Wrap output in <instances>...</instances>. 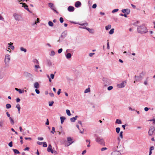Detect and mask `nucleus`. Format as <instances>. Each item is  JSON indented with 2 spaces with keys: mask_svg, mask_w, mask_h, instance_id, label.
I'll use <instances>...</instances> for the list:
<instances>
[{
  "mask_svg": "<svg viewBox=\"0 0 155 155\" xmlns=\"http://www.w3.org/2000/svg\"><path fill=\"white\" fill-rule=\"evenodd\" d=\"M137 30L138 33L141 34L146 33L147 32V28L143 25L138 26Z\"/></svg>",
  "mask_w": 155,
  "mask_h": 155,
  "instance_id": "nucleus-1",
  "label": "nucleus"
},
{
  "mask_svg": "<svg viewBox=\"0 0 155 155\" xmlns=\"http://www.w3.org/2000/svg\"><path fill=\"white\" fill-rule=\"evenodd\" d=\"M13 16L16 21H22L23 20V18L21 16L18 14L15 13L13 14Z\"/></svg>",
  "mask_w": 155,
  "mask_h": 155,
  "instance_id": "nucleus-2",
  "label": "nucleus"
},
{
  "mask_svg": "<svg viewBox=\"0 0 155 155\" xmlns=\"http://www.w3.org/2000/svg\"><path fill=\"white\" fill-rule=\"evenodd\" d=\"M67 32L66 31L63 32L61 34L60 39L58 41V42H59L60 40H62L67 35Z\"/></svg>",
  "mask_w": 155,
  "mask_h": 155,
  "instance_id": "nucleus-3",
  "label": "nucleus"
},
{
  "mask_svg": "<svg viewBox=\"0 0 155 155\" xmlns=\"http://www.w3.org/2000/svg\"><path fill=\"white\" fill-rule=\"evenodd\" d=\"M96 142H98L100 144H103L104 143V140L103 139L99 137L98 136L97 137V138L96 139Z\"/></svg>",
  "mask_w": 155,
  "mask_h": 155,
  "instance_id": "nucleus-4",
  "label": "nucleus"
},
{
  "mask_svg": "<svg viewBox=\"0 0 155 155\" xmlns=\"http://www.w3.org/2000/svg\"><path fill=\"white\" fill-rule=\"evenodd\" d=\"M10 60V56L9 54H7L5 55V62L6 64H8Z\"/></svg>",
  "mask_w": 155,
  "mask_h": 155,
  "instance_id": "nucleus-5",
  "label": "nucleus"
},
{
  "mask_svg": "<svg viewBox=\"0 0 155 155\" xmlns=\"http://www.w3.org/2000/svg\"><path fill=\"white\" fill-rule=\"evenodd\" d=\"M155 131V128L153 126L150 127L148 131L149 135L150 136L152 135Z\"/></svg>",
  "mask_w": 155,
  "mask_h": 155,
  "instance_id": "nucleus-6",
  "label": "nucleus"
},
{
  "mask_svg": "<svg viewBox=\"0 0 155 155\" xmlns=\"http://www.w3.org/2000/svg\"><path fill=\"white\" fill-rule=\"evenodd\" d=\"M67 141L68 142V143H65V145L66 146H68L70 145L74 141H72V139H71V137H68L67 138Z\"/></svg>",
  "mask_w": 155,
  "mask_h": 155,
  "instance_id": "nucleus-7",
  "label": "nucleus"
},
{
  "mask_svg": "<svg viewBox=\"0 0 155 155\" xmlns=\"http://www.w3.org/2000/svg\"><path fill=\"white\" fill-rule=\"evenodd\" d=\"M126 83V81H123L121 84H117V87L120 88L124 87H125Z\"/></svg>",
  "mask_w": 155,
  "mask_h": 155,
  "instance_id": "nucleus-8",
  "label": "nucleus"
},
{
  "mask_svg": "<svg viewBox=\"0 0 155 155\" xmlns=\"http://www.w3.org/2000/svg\"><path fill=\"white\" fill-rule=\"evenodd\" d=\"M121 153L119 151L115 150L112 153L111 155H121Z\"/></svg>",
  "mask_w": 155,
  "mask_h": 155,
  "instance_id": "nucleus-9",
  "label": "nucleus"
},
{
  "mask_svg": "<svg viewBox=\"0 0 155 155\" xmlns=\"http://www.w3.org/2000/svg\"><path fill=\"white\" fill-rule=\"evenodd\" d=\"M122 12L124 13H126L128 15L130 14V10L129 9L127 8L126 9H123Z\"/></svg>",
  "mask_w": 155,
  "mask_h": 155,
  "instance_id": "nucleus-10",
  "label": "nucleus"
},
{
  "mask_svg": "<svg viewBox=\"0 0 155 155\" xmlns=\"http://www.w3.org/2000/svg\"><path fill=\"white\" fill-rule=\"evenodd\" d=\"M84 28L86 29H87V31H89V32L91 33V34H93L94 33V31L93 29H90L89 28Z\"/></svg>",
  "mask_w": 155,
  "mask_h": 155,
  "instance_id": "nucleus-11",
  "label": "nucleus"
},
{
  "mask_svg": "<svg viewBox=\"0 0 155 155\" xmlns=\"http://www.w3.org/2000/svg\"><path fill=\"white\" fill-rule=\"evenodd\" d=\"M81 5V3L79 1H77L75 4V6L76 7L78 8L80 7Z\"/></svg>",
  "mask_w": 155,
  "mask_h": 155,
  "instance_id": "nucleus-12",
  "label": "nucleus"
},
{
  "mask_svg": "<svg viewBox=\"0 0 155 155\" xmlns=\"http://www.w3.org/2000/svg\"><path fill=\"white\" fill-rule=\"evenodd\" d=\"M22 6L24 7V8L26 9L27 11H28L29 12H30V11L28 8V6L25 3H22Z\"/></svg>",
  "mask_w": 155,
  "mask_h": 155,
  "instance_id": "nucleus-13",
  "label": "nucleus"
},
{
  "mask_svg": "<svg viewBox=\"0 0 155 155\" xmlns=\"http://www.w3.org/2000/svg\"><path fill=\"white\" fill-rule=\"evenodd\" d=\"M68 9L70 12H73L74 10V7L69 6L68 7Z\"/></svg>",
  "mask_w": 155,
  "mask_h": 155,
  "instance_id": "nucleus-14",
  "label": "nucleus"
},
{
  "mask_svg": "<svg viewBox=\"0 0 155 155\" xmlns=\"http://www.w3.org/2000/svg\"><path fill=\"white\" fill-rule=\"evenodd\" d=\"M34 87L36 89L40 87V85L38 82H36L34 84Z\"/></svg>",
  "mask_w": 155,
  "mask_h": 155,
  "instance_id": "nucleus-15",
  "label": "nucleus"
},
{
  "mask_svg": "<svg viewBox=\"0 0 155 155\" xmlns=\"http://www.w3.org/2000/svg\"><path fill=\"white\" fill-rule=\"evenodd\" d=\"M15 89L17 91H18L19 93H20V94H22V93H23L24 92V91L23 90H22V91L20 89H18L17 88H15ZM25 91L26 92V90H25Z\"/></svg>",
  "mask_w": 155,
  "mask_h": 155,
  "instance_id": "nucleus-16",
  "label": "nucleus"
},
{
  "mask_svg": "<svg viewBox=\"0 0 155 155\" xmlns=\"http://www.w3.org/2000/svg\"><path fill=\"white\" fill-rule=\"evenodd\" d=\"M46 61L48 65L49 66H51L52 65V63L50 60L47 59L46 60Z\"/></svg>",
  "mask_w": 155,
  "mask_h": 155,
  "instance_id": "nucleus-17",
  "label": "nucleus"
},
{
  "mask_svg": "<svg viewBox=\"0 0 155 155\" xmlns=\"http://www.w3.org/2000/svg\"><path fill=\"white\" fill-rule=\"evenodd\" d=\"M78 117L77 116H76L75 117H73L70 118V120L72 122H74L75 121Z\"/></svg>",
  "mask_w": 155,
  "mask_h": 155,
  "instance_id": "nucleus-18",
  "label": "nucleus"
},
{
  "mask_svg": "<svg viewBox=\"0 0 155 155\" xmlns=\"http://www.w3.org/2000/svg\"><path fill=\"white\" fill-rule=\"evenodd\" d=\"M49 6L53 10L55 11V9L54 8V5L52 3H49L48 4Z\"/></svg>",
  "mask_w": 155,
  "mask_h": 155,
  "instance_id": "nucleus-19",
  "label": "nucleus"
},
{
  "mask_svg": "<svg viewBox=\"0 0 155 155\" xmlns=\"http://www.w3.org/2000/svg\"><path fill=\"white\" fill-rule=\"evenodd\" d=\"M65 119V118L64 117H60L61 123V124H62L63 123Z\"/></svg>",
  "mask_w": 155,
  "mask_h": 155,
  "instance_id": "nucleus-20",
  "label": "nucleus"
},
{
  "mask_svg": "<svg viewBox=\"0 0 155 155\" xmlns=\"http://www.w3.org/2000/svg\"><path fill=\"white\" fill-rule=\"evenodd\" d=\"M20 49L21 51H23L25 53H26L27 52L26 49L23 47H21L20 48Z\"/></svg>",
  "mask_w": 155,
  "mask_h": 155,
  "instance_id": "nucleus-21",
  "label": "nucleus"
},
{
  "mask_svg": "<svg viewBox=\"0 0 155 155\" xmlns=\"http://www.w3.org/2000/svg\"><path fill=\"white\" fill-rule=\"evenodd\" d=\"M16 107L17 108L18 110V113L20 114V112L21 107H20V105L19 104H18L16 105Z\"/></svg>",
  "mask_w": 155,
  "mask_h": 155,
  "instance_id": "nucleus-22",
  "label": "nucleus"
},
{
  "mask_svg": "<svg viewBox=\"0 0 155 155\" xmlns=\"http://www.w3.org/2000/svg\"><path fill=\"white\" fill-rule=\"evenodd\" d=\"M12 150L15 153L18 154L20 153V152L16 149H13Z\"/></svg>",
  "mask_w": 155,
  "mask_h": 155,
  "instance_id": "nucleus-23",
  "label": "nucleus"
},
{
  "mask_svg": "<svg viewBox=\"0 0 155 155\" xmlns=\"http://www.w3.org/2000/svg\"><path fill=\"white\" fill-rule=\"evenodd\" d=\"M9 119L10 121L11 124L12 125L14 124L15 122L14 120H13L12 118L10 117H9Z\"/></svg>",
  "mask_w": 155,
  "mask_h": 155,
  "instance_id": "nucleus-24",
  "label": "nucleus"
},
{
  "mask_svg": "<svg viewBox=\"0 0 155 155\" xmlns=\"http://www.w3.org/2000/svg\"><path fill=\"white\" fill-rule=\"evenodd\" d=\"M71 54L70 53H68L66 56V58L67 59H69L71 58Z\"/></svg>",
  "mask_w": 155,
  "mask_h": 155,
  "instance_id": "nucleus-25",
  "label": "nucleus"
},
{
  "mask_svg": "<svg viewBox=\"0 0 155 155\" xmlns=\"http://www.w3.org/2000/svg\"><path fill=\"white\" fill-rule=\"evenodd\" d=\"M115 123L116 124H121L122 123V122H121V120L118 119H117L116 120Z\"/></svg>",
  "mask_w": 155,
  "mask_h": 155,
  "instance_id": "nucleus-26",
  "label": "nucleus"
},
{
  "mask_svg": "<svg viewBox=\"0 0 155 155\" xmlns=\"http://www.w3.org/2000/svg\"><path fill=\"white\" fill-rule=\"evenodd\" d=\"M25 75L26 76L31 77L32 76V74L28 72H26L25 73Z\"/></svg>",
  "mask_w": 155,
  "mask_h": 155,
  "instance_id": "nucleus-27",
  "label": "nucleus"
},
{
  "mask_svg": "<svg viewBox=\"0 0 155 155\" xmlns=\"http://www.w3.org/2000/svg\"><path fill=\"white\" fill-rule=\"evenodd\" d=\"M111 25H108L107 26L105 27V29L106 30H108L110 29Z\"/></svg>",
  "mask_w": 155,
  "mask_h": 155,
  "instance_id": "nucleus-28",
  "label": "nucleus"
},
{
  "mask_svg": "<svg viewBox=\"0 0 155 155\" xmlns=\"http://www.w3.org/2000/svg\"><path fill=\"white\" fill-rule=\"evenodd\" d=\"M66 113L68 116H70L71 115V114L69 110L67 109L66 110Z\"/></svg>",
  "mask_w": 155,
  "mask_h": 155,
  "instance_id": "nucleus-29",
  "label": "nucleus"
},
{
  "mask_svg": "<svg viewBox=\"0 0 155 155\" xmlns=\"http://www.w3.org/2000/svg\"><path fill=\"white\" fill-rule=\"evenodd\" d=\"M148 78H146V80L144 81V84L146 85H147L148 84Z\"/></svg>",
  "mask_w": 155,
  "mask_h": 155,
  "instance_id": "nucleus-30",
  "label": "nucleus"
},
{
  "mask_svg": "<svg viewBox=\"0 0 155 155\" xmlns=\"http://www.w3.org/2000/svg\"><path fill=\"white\" fill-rule=\"evenodd\" d=\"M90 91V88H88L87 89H85L84 91V93H86L88 92H89Z\"/></svg>",
  "mask_w": 155,
  "mask_h": 155,
  "instance_id": "nucleus-31",
  "label": "nucleus"
},
{
  "mask_svg": "<svg viewBox=\"0 0 155 155\" xmlns=\"http://www.w3.org/2000/svg\"><path fill=\"white\" fill-rule=\"evenodd\" d=\"M51 145L50 144H49L48 145V147L47 149V150L48 152H50V151H51Z\"/></svg>",
  "mask_w": 155,
  "mask_h": 155,
  "instance_id": "nucleus-32",
  "label": "nucleus"
},
{
  "mask_svg": "<svg viewBox=\"0 0 155 155\" xmlns=\"http://www.w3.org/2000/svg\"><path fill=\"white\" fill-rule=\"evenodd\" d=\"M114 28L111 29L109 32L110 35H112L114 33Z\"/></svg>",
  "mask_w": 155,
  "mask_h": 155,
  "instance_id": "nucleus-33",
  "label": "nucleus"
},
{
  "mask_svg": "<svg viewBox=\"0 0 155 155\" xmlns=\"http://www.w3.org/2000/svg\"><path fill=\"white\" fill-rule=\"evenodd\" d=\"M6 107L7 108L9 109L11 107V105L10 104H7L6 105Z\"/></svg>",
  "mask_w": 155,
  "mask_h": 155,
  "instance_id": "nucleus-34",
  "label": "nucleus"
},
{
  "mask_svg": "<svg viewBox=\"0 0 155 155\" xmlns=\"http://www.w3.org/2000/svg\"><path fill=\"white\" fill-rule=\"evenodd\" d=\"M120 128L119 127H117L116 129V132L117 133H118L120 132Z\"/></svg>",
  "mask_w": 155,
  "mask_h": 155,
  "instance_id": "nucleus-35",
  "label": "nucleus"
},
{
  "mask_svg": "<svg viewBox=\"0 0 155 155\" xmlns=\"http://www.w3.org/2000/svg\"><path fill=\"white\" fill-rule=\"evenodd\" d=\"M51 132L53 134H54V133L55 132V128L54 127H52V131H51Z\"/></svg>",
  "mask_w": 155,
  "mask_h": 155,
  "instance_id": "nucleus-36",
  "label": "nucleus"
},
{
  "mask_svg": "<svg viewBox=\"0 0 155 155\" xmlns=\"http://www.w3.org/2000/svg\"><path fill=\"white\" fill-rule=\"evenodd\" d=\"M123 131H121L119 135V137H120L121 139L123 138Z\"/></svg>",
  "mask_w": 155,
  "mask_h": 155,
  "instance_id": "nucleus-37",
  "label": "nucleus"
},
{
  "mask_svg": "<svg viewBox=\"0 0 155 155\" xmlns=\"http://www.w3.org/2000/svg\"><path fill=\"white\" fill-rule=\"evenodd\" d=\"M48 23L49 26H50L52 27L53 25V23L51 21H49Z\"/></svg>",
  "mask_w": 155,
  "mask_h": 155,
  "instance_id": "nucleus-38",
  "label": "nucleus"
},
{
  "mask_svg": "<svg viewBox=\"0 0 155 155\" xmlns=\"http://www.w3.org/2000/svg\"><path fill=\"white\" fill-rule=\"evenodd\" d=\"M43 147H47V143H46V142H43Z\"/></svg>",
  "mask_w": 155,
  "mask_h": 155,
  "instance_id": "nucleus-39",
  "label": "nucleus"
},
{
  "mask_svg": "<svg viewBox=\"0 0 155 155\" xmlns=\"http://www.w3.org/2000/svg\"><path fill=\"white\" fill-rule=\"evenodd\" d=\"M55 54V53L54 51H52L51 52V53L50 54V55L51 56H53Z\"/></svg>",
  "mask_w": 155,
  "mask_h": 155,
  "instance_id": "nucleus-40",
  "label": "nucleus"
},
{
  "mask_svg": "<svg viewBox=\"0 0 155 155\" xmlns=\"http://www.w3.org/2000/svg\"><path fill=\"white\" fill-rule=\"evenodd\" d=\"M33 62L34 63H35V64H39L38 61L36 59H34L33 60Z\"/></svg>",
  "mask_w": 155,
  "mask_h": 155,
  "instance_id": "nucleus-41",
  "label": "nucleus"
},
{
  "mask_svg": "<svg viewBox=\"0 0 155 155\" xmlns=\"http://www.w3.org/2000/svg\"><path fill=\"white\" fill-rule=\"evenodd\" d=\"M113 88V87L112 86H109L107 88V90L109 91L111 90Z\"/></svg>",
  "mask_w": 155,
  "mask_h": 155,
  "instance_id": "nucleus-42",
  "label": "nucleus"
},
{
  "mask_svg": "<svg viewBox=\"0 0 155 155\" xmlns=\"http://www.w3.org/2000/svg\"><path fill=\"white\" fill-rule=\"evenodd\" d=\"M79 25H84L85 26H87L88 24L87 23H85L82 24H79Z\"/></svg>",
  "mask_w": 155,
  "mask_h": 155,
  "instance_id": "nucleus-43",
  "label": "nucleus"
},
{
  "mask_svg": "<svg viewBox=\"0 0 155 155\" xmlns=\"http://www.w3.org/2000/svg\"><path fill=\"white\" fill-rule=\"evenodd\" d=\"M60 21L61 23H62L64 21V19L63 18L61 17L60 18Z\"/></svg>",
  "mask_w": 155,
  "mask_h": 155,
  "instance_id": "nucleus-44",
  "label": "nucleus"
},
{
  "mask_svg": "<svg viewBox=\"0 0 155 155\" xmlns=\"http://www.w3.org/2000/svg\"><path fill=\"white\" fill-rule=\"evenodd\" d=\"M149 121H153V124H155V119H153L152 120H149Z\"/></svg>",
  "mask_w": 155,
  "mask_h": 155,
  "instance_id": "nucleus-45",
  "label": "nucleus"
},
{
  "mask_svg": "<svg viewBox=\"0 0 155 155\" xmlns=\"http://www.w3.org/2000/svg\"><path fill=\"white\" fill-rule=\"evenodd\" d=\"M118 10H119V9H114L112 10V12L114 13V12H117Z\"/></svg>",
  "mask_w": 155,
  "mask_h": 155,
  "instance_id": "nucleus-46",
  "label": "nucleus"
},
{
  "mask_svg": "<svg viewBox=\"0 0 155 155\" xmlns=\"http://www.w3.org/2000/svg\"><path fill=\"white\" fill-rule=\"evenodd\" d=\"M62 49L60 48L58 50V52L59 54L61 53L62 51Z\"/></svg>",
  "mask_w": 155,
  "mask_h": 155,
  "instance_id": "nucleus-47",
  "label": "nucleus"
},
{
  "mask_svg": "<svg viewBox=\"0 0 155 155\" xmlns=\"http://www.w3.org/2000/svg\"><path fill=\"white\" fill-rule=\"evenodd\" d=\"M8 146L10 147H12V141L8 143Z\"/></svg>",
  "mask_w": 155,
  "mask_h": 155,
  "instance_id": "nucleus-48",
  "label": "nucleus"
},
{
  "mask_svg": "<svg viewBox=\"0 0 155 155\" xmlns=\"http://www.w3.org/2000/svg\"><path fill=\"white\" fill-rule=\"evenodd\" d=\"M53 103H54V102L53 101H52L49 103V105L50 106H51L53 105Z\"/></svg>",
  "mask_w": 155,
  "mask_h": 155,
  "instance_id": "nucleus-49",
  "label": "nucleus"
},
{
  "mask_svg": "<svg viewBox=\"0 0 155 155\" xmlns=\"http://www.w3.org/2000/svg\"><path fill=\"white\" fill-rule=\"evenodd\" d=\"M108 40H107V48L108 49H110V46H109V42H108Z\"/></svg>",
  "mask_w": 155,
  "mask_h": 155,
  "instance_id": "nucleus-50",
  "label": "nucleus"
},
{
  "mask_svg": "<svg viewBox=\"0 0 155 155\" xmlns=\"http://www.w3.org/2000/svg\"><path fill=\"white\" fill-rule=\"evenodd\" d=\"M97 7V5L96 4H94L92 6V8H95Z\"/></svg>",
  "mask_w": 155,
  "mask_h": 155,
  "instance_id": "nucleus-51",
  "label": "nucleus"
},
{
  "mask_svg": "<svg viewBox=\"0 0 155 155\" xmlns=\"http://www.w3.org/2000/svg\"><path fill=\"white\" fill-rule=\"evenodd\" d=\"M154 149V147L153 146H151L150 147L149 150L152 151V150H153Z\"/></svg>",
  "mask_w": 155,
  "mask_h": 155,
  "instance_id": "nucleus-52",
  "label": "nucleus"
},
{
  "mask_svg": "<svg viewBox=\"0 0 155 155\" xmlns=\"http://www.w3.org/2000/svg\"><path fill=\"white\" fill-rule=\"evenodd\" d=\"M52 79H53L54 78V75L53 74H51L50 75Z\"/></svg>",
  "mask_w": 155,
  "mask_h": 155,
  "instance_id": "nucleus-53",
  "label": "nucleus"
},
{
  "mask_svg": "<svg viewBox=\"0 0 155 155\" xmlns=\"http://www.w3.org/2000/svg\"><path fill=\"white\" fill-rule=\"evenodd\" d=\"M35 91L37 94H39L40 93V91L36 89L35 90Z\"/></svg>",
  "mask_w": 155,
  "mask_h": 155,
  "instance_id": "nucleus-54",
  "label": "nucleus"
},
{
  "mask_svg": "<svg viewBox=\"0 0 155 155\" xmlns=\"http://www.w3.org/2000/svg\"><path fill=\"white\" fill-rule=\"evenodd\" d=\"M107 149V148L106 147H103L101 149V150L102 151H103Z\"/></svg>",
  "mask_w": 155,
  "mask_h": 155,
  "instance_id": "nucleus-55",
  "label": "nucleus"
},
{
  "mask_svg": "<svg viewBox=\"0 0 155 155\" xmlns=\"http://www.w3.org/2000/svg\"><path fill=\"white\" fill-rule=\"evenodd\" d=\"M0 20H1L2 21H4V18L1 15H0Z\"/></svg>",
  "mask_w": 155,
  "mask_h": 155,
  "instance_id": "nucleus-56",
  "label": "nucleus"
},
{
  "mask_svg": "<svg viewBox=\"0 0 155 155\" xmlns=\"http://www.w3.org/2000/svg\"><path fill=\"white\" fill-rule=\"evenodd\" d=\"M37 143L39 145H41L43 143V142H40L39 141H38L37 142Z\"/></svg>",
  "mask_w": 155,
  "mask_h": 155,
  "instance_id": "nucleus-57",
  "label": "nucleus"
},
{
  "mask_svg": "<svg viewBox=\"0 0 155 155\" xmlns=\"http://www.w3.org/2000/svg\"><path fill=\"white\" fill-rule=\"evenodd\" d=\"M49 94L51 97H53L54 96V94L52 93H50Z\"/></svg>",
  "mask_w": 155,
  "mask_h": 155,
  "instance_id": "nucleus-58",
  "label": "nucleus"
},
{
  "mask_svg": "<svg viewBox=\"0 0 155 155\" xmlns=\"http://www.w3.org/2000/svg\"><path fill=\"white\" fill-rule=\"evenodd\" d=\"M94 54V53H91L89 54V55L90 57H92Z\"/></svg>",
  "mask_w": 155,
  "mask_h": 155,
  "instance_id": "nucleus-59",
  "label": "nucleus"
},
{
  "mask_svg": "<svg viewBox=\"0 0 155 155\" xmlns=\"http://www.w3.org/2000/svg\"><path fill=\"white\" fill-rule=\"evenodd\" d=\"M45 124L47 125H48L49 124V122L48 119H47V121L45 123Z\"/></svg>",
  "mask_w": 155,
  "mask_h": 155,
  "instance_id": "nucleus-60",
  "label": "nucleus"
},
{
  "mask_svg": "<svg viewBox=\"0 0 155 155\" xmlns=\"http://www.w3.org/2000/svg\"><path fill=\"white\" fill-rule=\"evenodd\" d=\"M38 139L39 140H43V137H38Z\"/></svg>",
  "mask_w": 155,
  "mask_h": 155,
  "instance_id": "nucleus-61",
  "label": "nucleus"
},
{
  "mask_svg": "<svg viewBox=\"0 0 155 155\" xmlns=\"http://www.w3.org/2000/svg\"><path fill=\"white\" fill-rule=\"evenodd\" d=\"M16 102H19L20 101V99L19 98H17L16 99Z\"/></svg>",
  "mask_w": 155,
  "mask_h": 155,
  "instance_id": "nucleus-62",
  "label": "nucleus"
},
{
  "mask_svg": "<svg viewBox=\"0 0 155 155\" xmlns=\"http://www.w3.org/2000/svg\"><path fill=\"white\" fill-rule=\"evenodd\" d=\"M35 68L37 69L40 68V66L39 65H35Z\"/></svg>",
  "mask_w": 155,
  "mask_h": 155,
  "instance_id": "nucleus-63",
  "label": "nucleus"
},
{
  "mask_svg": "<svg viewBox=\"0 0 155 155\" xmlns=\"http://www.w3.org/2000/svg\"><path fill=\"white\" fill-rule=\"evenodd\" d=\"M149 108L147 107H145L144 108V110L146 111H147L149 110Z\"/></svg>",
  "mask_w": 155,
  "mask_h": 155,
  "instance_id": "nucleus-64",
  "label": "nucleus"
}]
</instances>
